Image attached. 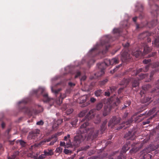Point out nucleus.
I'll return each mask as SVG.
<instances>
[{
    "label": "nucleus",
    "mask_w": 159,
    "mask_h": 159,
    "mask_svg": "<svg viewBox=\"0 0 159 159\" xmlns=\"http://www.w3.org/2000/svg\"><path fill=\"white\" fill-rule=\"evenodd\" d=\"M100 66V63L98 64V68L100 70V71L99 72H98L97 73L94 74V75L95 76V78L98 77L102 76L104 74V70L106 68H104L102 67V68L101 69L99 68V66Z\"/></svg>",
    "instance_id": "obj_9"
},
{
    "label": "nucleus",
    "mask_w": 159,
    "mask_h": 159,
    "mask_svg": "<svg viewBox=\"0 0 159 159\" xmlns=\"http://www.w3.org/2000/svg\"><path fill=\"white\" fill-rule=\"evenodd\" d=\"M44 91L45 89L44 88H40V92H41L43 98V101L44 102H48L50 101L51 100H52V99H51L48 97L47 93H44Z\"/></svg>",
    "instance_id": "obj_7"
},
{
    "label": "nucleus",
    "mask_w": 159,
    "mask_h": 159,
    "mask_svg": "<svg viewBox=\"0 0 159 159\" xmlns=\"http://www.w3.org/2000/svg\"><path fill=\"white\" fill-rule=\"evenodd\" d=\"M135 132H136L134 131H129L125 135L124 137L126 138L127 139L134 140L135 138Z\"/></svg>",
    "instance_id": "obj_6"
},
{
    "label": "nucleus",
    "mask_w": 159,
    "mask_h": 159,
    "mask_svg": "<svg viewBox=\"0 0 159 159\" xmlns=\"http://www.w3.org/2000/svg\"><path fill=\"white\" fill-rule=\"evenodd\" d=\"M95 111V109H92L90 110L86 116V119L89 120L94 117L95 115L94 113Z\"/></svg>",
    "instance_id": "obj_10"
},
{
    "label": "nucleus",
    "mask_w": 159,
    "mask_h": 159,
    "mask_svg": "<svg viewBox=\"0 0 159 159\" xmlns=\"http://www.w3.org/2000/svg\"><path fill=\"white\" fill-rule=\"evenodd\" d=\"M107 122V120H105L102 123L101 126V131L102 133L105 131L106 129V125Z\"/></svg>",
    "instance_id": "obj_21"
},
{
    "label": "nucleus",
    "mask_w": 159,
    "mask_h": 159,
    "mask_svg": "<svg viewBox=\"0 0 159 159\" xmlns=\"http://www.w3.org/2000/svg\"><path fill=\"white\" fill-rule=\"evenodd\" d=\"M89 120H87V119H86V116L85 117V118H83V119H82L81 120V122H84L83 124H84L85 123V122H88L89 124V123L88 122V121H89Z\"/></svg>",
    "instance_id": "obj_52"
},
{
    "label": "nucleus",
    "mask_w": 159,
    "mask_h": 159,
    "mask_svg": "<svg viewBox=\"0 0 159 159\" xmlns=\"http://www.w3.org/2000/svg\"><path fill=\"white\" fill-rule=\"evenodd\" d=\"M131 80L133 81L132 82V86L133 87H136L139 86V83L138 80H134L133 78V80Z\"/></svg>",
    "instance_id": "obj_25"
},
{
    "label": "nucleus",
    "mask_w": 159,
    "mask_h": 159,
    "mask_svg": "<svg viewBox=\"0 0 159 159\" xmlns=\"http://www.w3.org/2000/svg\"><path fill=\"white\" fill-rule=\"evenodd\" d=\"M154 116H155L154 115H153V116L152 117H150V118H149L146 121L143 122V125H145L146 124H149V123L150 122L149 120V119H151L152 118L154 117Z\"/></svg>",
    "instance_id": "obj_44"
},
{
    "label": "nucleus",
    "mask_w": 159,
    "mask_h": 159,
    "mask_svg": "<svg viewBox=\"0 0 159 159\" xmlns=\"http://www.w3.org/2000/svg\"><path fill=\"white\" fill-rule=\"evenodd\" d=\"M108 81V80L107 79H105L102 81H100L99 82V85L101 86H102L105 85Z\"/></svg>",
    "instance_id": "obj_38"
},
{
    "label": "nucleus",
    "mask_w": 159,
    "mask_h": 159,
    "mask_svg": "<svg viewBox=\"0 0 159 159\" xmlns=\"http://www.w3.org/2000/svg\"><path fill=\"white\" fill-rule=\"evenodd\" d=\"M133 54L136 58L138 57L141 56H144L143 55V52H142V50H140V49L133 52Z\"/></svg>",
    "instance_id": "obj_18"
},
{
    "label": "nucleus",
    "mask_w": 159,
    "mask_h": 159,
    "mask_svg": "<svg viewBox=\"0 0 159 159\" xmlns=\"http://www.w3.org/2000/svg\"><path fill=\"white\" fill-rule=\"evenodd\" d=\"M121 120V118L116 116L113 117L109 121L108 124V126L112 128L116 125L118 124Z\"/></svg>",
    "instance_id": "obj_4"
},
{
    "label": "nucleus",
    "mask_w": 159,
    "mask_h": 159,
    "mask_svg": "<svg viewBox=\"0 0 159 159\" xmlns=\"http://www.w3.org/2000/svg\"><path fill=\"white\" fill-rule=\"evenodd\" d=\"M64 152L66 154H68L70 152V151L67 149H65L64 150Z\"/></svg>",
    "instance_id": "obj_64"
},
{
    "label": "nucleus",
    "mask_w": 159,
    "mask_h": 159,
    "mask_svg": "<svg viewBox=\"0 0 159 159\" xmlns=\"http://www.w3.org/2000/svg\"><path fill=\"white\" fill-rule=\"evenodd\" d=\"M44 155L42 154L40 155V159L44 158L45 156H51L53 154V152L51 150L48 149L47 151L44 150Z\"/></svg>",
    "instance_id": "obj_14"
},
{
    "label": "nucleus",
    "mask_w": 159,
    "mask_h": 159,
    "mask_svg": "<svg viewBox=\"0 0 159 159\" xmlns=\"http://www.w3.org/2000/svg\"><path fill=\"white\" fill-rule=\"evenodd\" d=\"M40 132V130L38 129H36L33 131L29 132L28 136V138L29 139H34L39 134Z\"/></svg>",
    "instance_id": "obj_5"
},
{
    "label": "nucleus",
    "mask_w": 159,
    "mask_h": 159,
    "mask_svg": "<svg viewBox=\"0 0 159 159\" xmlns=\"http://www.w3.org/2000/svg\"><path fill=\"white\" fill-rule=\"evenodd\" d=\"M86 127H85V129L87 130V131L86 133L88 134L87 136L86 135V140L87 141L92 140L96 138L98 136L99 130L95 129L93 127L90 128Z\"/></svg>",
    "instance_id": "obj_2"
},
{
    "label": "nucleus",
    "mask_w": 159,
    "mask_h": 159,
    "mask_svg": "<svg viewBox=\"0 0 159 159\" xmlns=\"http://www.w3.org/2000/svg\"><path fill=\"white\" fill-rule=\"evenodd\" d=\"M130 146V143L129 142H127L122 147L121 152L123 153H125L127 151L129 150Z\"/></svg>",
    "instance_id": "obj_15"
},
{
    "label": "nucleus",
    "mask_w": 159,
    "mask_h": 159,
    "mask_svg": "<svg viewBox=\"0 0 159 159\" xmlns=\"http://www.w3.org/2000/svg\"><path fill=\"white\" fill-rule=\"evenodd\" d=\"M90 159H101L100 157H92L90 158Z\"/></svg>",
    "instance_id": "obj_63"
},
{
    "label": "nucleus",
    "mask_w": 159,
    "mask_h": 159,
    "mask_svg": "<svg viewBox=\"0 0 159 159\" xmlns=\"http://www.w3.org/2000/svg\"><path fill=\"white\" fill-rule=\"evenodd\" d=\"M119 61L118 59L116 58H114L111 60L106 59L104 62L100 63V66L99 67L101 69L102 67L106 68L108 66L110 65H115L118 63Z\"/></svg>",
    "instance_id": "obj_3"
},
{
    "label": "nucleus",
    "mask_w": 159,
    "mask_h": 159,
    "mask_svg": "<svg viewBox=\"0 0 159 159\" xmlns=\"http://www.w3.org/2000/svg\"><path fill=\"white\" fill-rule=\"evenodd\" d=\"M81 75V73L79 71H77L76 73V75L75 76V78H76L79 76H80Z\"/></svg>",
    "instance_id": "obj_56"
},
{
    "label": "nucleus",
    "mask_w": 159,
    "mask_h": 159,
    "mask_svg": "<svg viewBox=\"0 0 159 159\" xmlns=\"http://www.w3.org/2000/svg\"><path fill=\"white\" fill-rule=\"evenodd\" d=\"M101 120V117L99 115H98L96 116V120L95 121V123L98 124L100 122Z\"/></svg>",
    "instance_id": "obj_36"
},
{
    "label": "nucleus",
    "mask_w": 159,
    "mask_h": 159,
    "mask_svg": "<svg viewBox=\"0 0 159 159\" xmlns=\"http://www.w3.org/2000/svg\"><path fill=\"white\" fill-rule=\"evenodd\" d=\"M116 159H125V157L122 155L121 153L120 154V155L117 157Z\"/></svg>",
    "instance_id": "obj_51"
},
{
    "label": "nucleus",
    "mask_w": 159,
    "mask_h": 159,
    "mask_svg": "<svg viewBox=\"0 0 159 159\" xmlns=\"http://www.w3.org/2000/svg\"><path fill=\"white\" fill-rule=\"evenodd\" d=\"M151 88V86L149 84L144 85L142 86V89L145 91H147Z\"/></svg>",
    "instance_id": "obj_28"
},
{
    "label": "nucleus",
    "mask_w": 159,
    "mask_h": 159,
    "mask_svg": "<svg viewBox=\"0 0 159 159\" xmlns=\"http://www.w3.org/2000/svg\"><path fill=\"white\" fill-rule=\"evenodd\" d=\"M68 85L69 86L71 87H72L75 86V84L72 82H69L68 83Z\"/></svg>",
    "instance_id": "obj_61"
},
{
    "label": "nucleus",
    "mask_w": 159,
    "mask_h": 159,
    "mask_svg": "<svg viewBox=\"0 0 159 159\" xmlns=\"http://www.w3.org/2000/svg\"><path fill=\"white\" fill-rule=\"evenodd\" d=\"M55 137V136H52L51 138H49L48 139L45 140L44 141H40V144L43 143V142H49L52 139H53Z\"/></svg>",
    "instance_id": "obj_39"
},
{
    "label": "nucleus",
    "mask_w": 159,
    "mask_h": 159,
    "mask_svg": "<svg viewBox=\"0 0 159 159\" xmlns=\"http://www.w3.org/2000/svg\"><path fill=\"white\" fill-rule=\"evenodd\" d=\"M103 93L102 90L99 89L97 90L95 92V94L97 97L100 96Z\"/></svg>",
    "instance_id": "obj_30"
},
{
    "label": "nucleus",
    "mask_w": 159,
    "mask_h": 159,
    "mask_svg": "<svg viewBox=\"0 0 159 159\" xmlns=\"http://www.w3.org/2000/svg\"><path fill=\"white\" fill-rule=\"evenodd\" d=\"M136 7H137L139 10L140 12H142L143 10V5L140 3H138Z\"/></svg>",
    "instance_id": "obj_33"
},
{
    "label": "nucleus",
    "mask_w": 159,
    "mask_h": 159,
    "mask_svg": "<svg viewBox=\"0 0 159 159\" xmlns=\"http://www.w3.org/2000/svg\"><path fill=\"white\" fill-rule=\"evenodd\" d=\"M88 96L87 95H84L83 96L80 97L79 99V101H78L80 103H84L87 98Z\"/></svg>",
    "instance_id": "obj_19"
},
{
    "label": "nucleus",
    "mask_w": 159,
    "mask_h": 159,
    "mask_svg": "<svg viewBox=\"0 0 159 159\" xmlns=\"http://www.w3.org/2000/svg\"><path fill=\"white\" fill-rule=\"evenodd\" d=\"M125 123V122H124L122 123L121 125H120L117 128V129L119 130L122 129L124 127V124Z\"/></svg>",
    "instance_id": "obj_48"
},
{
    "label": "nucleus",
    "mask_w": 159,
    "mask_h": 159,
    "mask_svg": "<svg viewBox=\"0 0 159 159\" xmlns=\"http://www.w3.org/2000/svg\"><path fill=\"white\" fill-rule=\"evenodd\" d=\"M149 68V66L148 65H147L145 66V67L143 69L141 68L139 69V70H137L135 72V74H133V73H132V75H136L139 72H142L143 71V70L144 72H146L148 70Z\"/></svg>",
    "instance_id": "obj_16"
},
{
    "label": "nucleus",
    "mask_w": 159,
    "mask_h": 159,
    "mask_svg": "<svg viewBox=\"0 0 159 159\" xmlns=\"http://www.w3.org/2000/svg\"><path fill=\"white\" fill-rule=\"evenodd\" d=\"M142 46L143 47V55L144 56L152 50V49L149 48L146 43H142Z\"/></svg>",
    "instance_id": "obj_8"
},
{
    "label": "nucleus",
    "mask_w": 159,
    "mask_h": 159,
    "mask_svg": "<svg viewBox=\"0 0 159 159\" xmlns=\"http://www.w3.org/2000/svg\"><path fill=\"white\" fill-rule=\"evenodd\" d=\"M73 110L72 108H69L67 109L66 111V114L67 115H69L71 114L73 111Z\"/></svg>",
    "instance_id": "obj_43"
},
{
    "label": "nucleus",
    "mask_w": 159,
    "mask_h": 159,
    "mask_svg": "<svg viewBox=\"0 0 159 159\" xmlns=\"http://www.w3.org/2000/svg\"><path fill=\"white\" fill-rule=\"evenodd\" d=\"M157 24V20H152L148 23V26L149 28H152L155 26Z\"/></svg>",
    "instance_id": "obj_17"
},
{
    "label": "nucleus",
    "mask_w": 159,
    "mask_h": 159,
    "mask_svg": "<svg viewBox=\"0 0 159 159\" xmlns=\"http://www.w3.org/2000/svg\"><path fill=\"white\" fill-rule=\"evenodd\" d=\"M110 111V108H107V109L104 108V110L103 112V115L105 116H107L108 113L109 111Z\"/></svg>",
    "instance_id": "obj_34"
},
{
    "label": "nucleus",
    "mask_w": 159,
    "mask_h": 159,
    "mask_svg": "<svg viewBox=\"0 0 159 159\" xmlns=\"http://www.w3.org/2000/svg\"><path fill=\"white\" fill-rule=\"evenodd\" d=\"M78 121V120H77L76 119H75L74 120V121L71 122V124L73 125H75L76 123Z\"/></svg>",
    "instance_id": "obj_62"
},
{
    "label": "nucleus",
    "mask_w": 159,
    "mask_h": 159,
    "mask_svg": "<svg viewBox=\"0 0 159 159\" xmlns=\"http://www.w3.org/2000/svg\"><path fill=\"white\" fill-rule=\"evenodd\" d=\"M152 98L148 97H145L143 98L141 100V102L142 103H145L147 102L150 101H152Z\"/></svg>",
    "instance_id": "obj_20"
},
{
    "label": "nucleus",
    "mask_w": 159,
    "mask_h": 159,
    "mask_svg": "<svg viewBox=\"0 0 159 159\" xmlns=\"http://www.w3.org/2000/svg\"><path fill=\"white\" fill-rule=\"evenodd\" d=\"M133 80V78H128V79H125V78L122 80L120 83V85H123L126 87L129 84V82Z\"/></svg>",
    "instance_id": "obj_12"
},
{
    "label": "nucleus",
    "mask_w": 159,
    "mask_h": 159,
    "mask_svg": "<svg viewBox=\"0 0 159 159\" xmlns=\"http://www.w3.org/2000/svg\"><path fill=\"white\" fill-rule=\"evenodd\" d=\"M113 31L115 33H120V30L119 29H114Z\"/></svg>",
    "instance_id": "obj_60"
},
{
    "label": "nucleus",
    "mask_w": 159,
    "mask_h": 159,
    "mask_svg": "<svg viewBox=\"0 0 159 159\" xmlns=\"http://www.w3.org/2000/svg\"><path fill=\"white\" fill-rule=\"evenodd\" d=\"M148 74H141L140 75V78L141 79H143V78H144L145 77H147L148 76Z\"/></svg>",
    "instance_id": "obj_55"
},
{
    "label": "nucleus",
    "mask_w": 159,
    "mask_h": 159,
    "mask_svg": "<svg viewBox=\"0 0 159 159\" xmlns=\"http://www.w3.org/2000/svg\"><path fill=\"white\" fill-rule=\"evenodd\" d=\"M110 90L111 91V93H113L114 91L116 89V88L115 87L113 86L111 87H110Z\"/></svg>",
    "instance_id": "obj_53"
},
{
    "label": "nucleus",
    "mask_w": 159,
    "mask_h": 159,
    "mask_svg": "<svg viewBox=\"0 0 159 159\" xmlns=\"http://www.w3.org/2000/svg\"><path fill=\"white\" fill-rule=\"evenodd\" d=\"M61 89H54L53 87H51V90L52 93H54L55 95H57L59 92L61 90Z\"/></svg>",
    "instance_id": "obj_35"
},
{
    "label": "nucleus",
    "mask_w": 159,
    "mask_h": 159,
    "mask_svg": "<svg viewBox=\"0 0 159 159\" xmlns=\"http://www.w3.org/2000/svg\"><path fill=\"white\" fill-rule=\"evenodd\" d=\"M54 140L52 141L49 144V145H53L54 143L56 142L57 141V139L56 137L55 136V137H54Z\"/></svg>",
    "instance_id": "obj_50"
},
{
    "label": "nucleus",
    "mask_w": 159,
    "mask_h": 159,
    "mask_svg": "<svg viewBox=\"0 0 159 159\" xmlns=\"http://www.w3.org/2000/svg\"><path fill=\"white\" fill-rule=\"evenodd\" d=\"M133 121V120L132 118H131L130 119H129L126 122H125V123H126V125H128L130 123H131Z\"/></svg>",
    "instance_id": "obj_49"
},
{
    "label": "nucleus",
    "mask_w": 159,
    "mask_h": 159,
    "mask_svg": "<svg viewBox=\"0 0 159 159\" xmlns=\"http://www.w3.org/2000/svg\"><path fill=\"white\" fill-rule=\"evenodd\" d=\"M155 111V108H153L152 110H150L147 113H145V114L147 115L148 116H150L153 114Z\"/></svg>",
    "instance_id": "obj_31"
},
{
    "label": "nucleus",
    "mask_w": 159,
    "mask_h": 159,
    "mask_svg": "<svg viewBox=\"0 0 159 159\" xmlns=\"http://www.w3.org/2000/svg\"><path fill=\"white\" fill-rule=\"evenodd\" d=\"M120 66H121V65L120 64V65H119L118 66H117L112 71L111 70L110 71L111 73L112 74H113L115 71H116L118 69V68Z\"/></svg>",
    "instance_id": "obj_57"
},
{
    "label": "nucleus",
    "mask_w": 159,
    "mask_h": 159,
    "mask_svg": "<svg viewBox=\"0 0 159 159\" xmlns=\"http://www.w3.org/2000/svg\"><path fill=\"white\" fill-rule=\"evenodd\" d=\"M151 61V59L146 60L145 59L143 61V62L145 64H148Z\"/></svg>",
    "instance_id": "obj_58"
},
{
    "label": "nucleus",
    "mask_w": 159,
    "mask_h": 159,
    "mask_svg": "<svg viewBox=\"0 0 159 159\" xmlns=\"http://www.w3.org/2000/svg\"><path fill=\"white\" fill-rule=\"evenodd\" d=\"M103 106V104L101 102H99L97 104L96 106V107L95 109V110H96L98 111H99L102 108V107Z\"/></svg>",
    "instance_id": "obj_29"
},
{
    "label": "nucleus",
    "mask_w": 159,
    "mask_h": 159,
    "mask_svg": "<svg viewBox=\"0 0 159 159\" xmlns=\"http://www.w3.org/2000/svg\"><path fill=\"white\" fill-rule=\"evenodd\" d=\"M20 111L28 114L29 116L32 115V112L31 110L29 108L24 107H23L20 108Z\"/></svg>",
    "instance_id": "obj_11"
},
{
    "label": "nucleus",
    "mask_w": 159,
    "mask_h": 159,
    "mask_svg": "<svg viewBox=\"0 0 159 159\" xmlns=\"http://www.w3.org/2000/svg\"><path fill=\"white\" fill-rule=\"evenodd\" d=\"M156 71H157L156 70H153L151 71L150 75V80H151L152 79L153 75L154 74L155 72Z\"/></svg>",
    "instance_id": "obj_45"
},
{
    "label": "nucleus",
    "mask_w": 159,
    "mask_h": 159,
    "mask_svg": "<svg viewBox=\"0 0 159 159\" xmlns=\"http://www.w3.org/2000/svg\"><path fill=\"white\" fill-rule=\"evenodd\" d=\"M122 45L124 47L126 48L129 46V44L128 42L124 43H122Z\"/></svg>",
    "instance_id": "obj_59"
},
{
    "label": "nucleus",
    "mask_w": 159,
    "mask_h": 159,
    "mask_svg": "<svg viewBox=\"0 0 159 159\" xmlns=\"http://www.w3.org/2000/svg\"><path fill=\"white\" fill-rule=\"evenodd\" d=\"M29 102L28 100L27 99H25L22 100L21 101L19 102V104H21L22 105H24L27 103Z\"/></svg>",
    "instance_id": "obj_40"
},
{
    "label": "nucleus",
    "mask_w": 159,
    "mask_h": 159,
    "mask_svg": "<svg viewBox=\"0 0 159 159\" xmlns=\"http://www.w3.org/2000/svg\"><path fill=\"white\" fill-rule=\"evenodd\" d=\"M86 113L85 111H81L79 114V117H82L85 115Z\"/></svg>",
    "instance_id": "obj_46"
},
{
    "label": "nucleus",
    "mask_w": 159,
    "mask_h": 159,
    "mask_svg": "<svg viewBox=\"0 0 159 159\" xmlns=\"http://www.w3.org/2000/svg\"><path fill=\"white\" fill-rule=\"evenodd\" d=\"M61 95H60V97L57 98L56 101V102L57 104L58 105H60L62 102V100L64 98L63 97H61Z\"/></svg>",
    "instance_id": "obj_27"
},
{
    "label": "nucleus",
    "mask_w": 159,
    "mask_h": 159,
    "mask_svg": "<svg viewBox=\"0 0 159 159\" xmlns=\"http://www.w3.org/2000/svg\"><path fill=\"white\" fill-rule=\"evenodd\" d=\"M116 102L112 101L111 99H110V101H108L109 107L110 108H112L115 106H117L120 103V101L118 99H116Z\"/></svg>",
    "instance_id": "obj_13"
},
{
    "label": "nucleus",
    "mask_w": 159,
    "mask_h": 159,
    "mask_svg": "<svg viewBox=\"0 0 159 159\" xmlns=\"http://www.w3.org/2000/svg\"><path fill=\"white\" fill-rule=\"evenodd\" d=\"M89 125V123L85 122L81 125L79 129L76 131V134L72 142L73 145L75 147H79L80 144L86 139V134H85L87 131L85 127Z\"/></svg>",
    "instance_id": "obj_1"
},
{
    "label": "nucleus",
    "mask_w": 159,
    "mask_h": 159,
    "mask_svg": "<svg viewBox=\"0 0 159 159\" xmlns=\"http://www.w3.org/2000/svg\"><path fill=\"white\" fill-rule=\"evenodd\" d=\"M16 143H19L20 145L22 147L25 146L26 143L25 142L21 140H17L16 141Z\"/></svg>",
    "instance_id": "obj_41"
},
{
    "label": "nucleus",
    "mask_w": 159,
    "mask_h": 159,
    "mask_svg": "<svg viewBox=\"0 0 159 159\" xmlns=\"http://www.w3.org/2000/svg\"><path fill=\"white\" fill-rule=\"evenodd\" d=\"M121 57L122 60L124 61L129 58V54L126 52H123L121 55Z\"/></svg>",
    "instance_id": "obj_22"
},
{
    "label": "nucleus",
    "mask_w": 159,
    "mask_h": 159,
    "mask_svg": "<svg viewBox=\"0 0 159 159\" xmlns=\"http://www.w3.org/2000/svg\"><path fill=\"white\" fill-rule=\"evenodd\" d=\"M159 82L156 84L157 85L156 88L154 89V90H153L152 92H155L156 93H158L159 92V80L158 81Z\"/></svg>",
    "instance_id": "obj_42"
},
{
    "label": "nucleus",
    "mask_w": 159,
    "mask_h": 159,
    "mask_svg": "<svg viewBox=\"0 0 159 159\" xmlns=\"http://www.w3.org/2000/svg\"><path fill=\"white\" fill-rule=\"evenodd\" d=\"M62 148L60 147H59L56 148V151L57 152L60 153L62 152Z\"/></svg>",
    "instance_id": "obj_47"
},
{
    "label": "nucleus",
    "mask_w": 159,
    "mask_h": 159,
    "mask_svg": "<svg viewBox=\"0 0 159 159\" xmlns=\"http://www.w3.org/2000/svg\"><path fill=\"white\" fill-rule=\"evenodd\" d=\"M149 35L148 32H146L140 34L139 36V38L143 39L144 38Z\"/></svg>",
    "instance_id": "obj_23"
},
{
    "label": "nucleus",
    "mask_w": 159,
    "mask_h": 159,
    "mask_svg": "<svg viewBox=\"0 0 159 159\" xmlns=\"http://www.w3.org/2000/svg\"><path fill=\"white\" fill-rule=\"evenodd\" d=\"M156 52H154L150 54H148V56L146 57H152L156 55Z\"/></svg>",
    "instance_id": "obj_54"
},
{
    "label": "nucleus",
    "mask_w": 159,
    "mask_h": 159,
    "mask_svg": "<svg viewBox=\"0 0 159 159\" xmlns=\"http://www.w3.org/2000/svg\"><path fill=\"white\" fill-rule=\"evenodd\" d=\"M139 148L136 147L132 148L130 150V152L131 153H135L139 151Z\"/></svg>",
    "instance_id": "obj_32"
},
{
    "label": "nucleus",
    "mask_w": 159,
    "mask_h": 159,
    "mask_svg": "<svg viewBox=\"0 0 159 159\" xmlns=\"http://www.w3.org/2000/svg\"><path fill=\"white\" fill-rule=\"evenodd\" d=\"M19 152H15L11 157H8V159H18Z\"/></svg>",
    "instance_id": "obj_24"
},
{
    "label": "nucleus",
    "mask_w": 159,
    "mask_h": 159,
    "mask_svg": "<svg viewBox=\"0 0 159 159\" xmlns=\"http://www.w3.org/2000/svg\"><path fill=\"white\" fill-rule=\"evenodd\" d=\"M152 66L153 68L157 69L156 70L157 71H159V62L153 63Z\"/></svg>",
    "instance_id": "obj_26"
},
{
    "label": "nucleus",
    "mask_w": 159,
    "mask_h": 159,
    "mask_svg": "<svg viewBox=\"0 0 159 159\" xmlns=\"http://www.w3.org/2000/svg\"><path fill=\"white\" fill-rule=\"evenodd\" d=\"M131 103V102L130 101H127L124 105V106L122 107V110L125 109L126 107L129 106L130 105Z\"/></svg>",
    "instance_id": "obj_37"
}]
</instances>
